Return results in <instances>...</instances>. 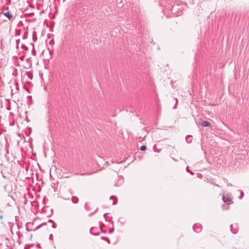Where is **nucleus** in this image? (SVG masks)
Instances as JSON below:
<instances>
[{
	"label": "nucleus",
	"mask_w": 249,
	"mask_h": 249,
	"mask_svg": "<svg viewBox=\"0 0 249 249\" xmlns=\"http://www.w3.org/2000/svg\"><path fill=\"white\" fill-rule=\"evenodd\" d=\"M201 125L203 126H210L211 125V124L209 122L203 121L202 122Z\"/></svg>",
	"instance_id": "nucleus-1"
},
{
	"label": "nucleus",
	"mask_w": 249,
	"mask_h": 249,
	"mask_svg": "<svg viewBox=\"0 0 249 249\" xmlns=\"http://www.w3.org/2000/svg\"><path fill=\"white\" fill-rule=\"evenodd\" d=\"M3 15L6 16L9 19H11L12 18V15L9 12L4 13Z\"/></svg>",
	"instance_id": "nucleus-2"
},
{
	"label": "nucleus",
	"mask_w": 249,
	"mask_h": 249,
	"mask_svg": "<svg viewBox=\"0 0 249 249\" xmlns=\"http://www.w3.org/2000/svg\"><path fill=\"white\" fill-rule=\"evenodd\" d=\"M223 200L225 202H230L231 201V198L227 197H223Z\"/></svg>",
	"instance_id": "nucleus-3"
},
{
	"label": "nucleus",
	"mask_w": 249,
	"mask_h": 249,
	"mask_svg": "<svg viewBox=\"0 0 249 249\" xmlns=\"http://www.w3.org/2000/svg\"><path fill=\"white\" fill-rule=\"evenodd\" d=\"M146 146H144V145L142 146L141 147V148H140V149H141V150H142V151H144V150H146Z\"/></svg>",
	"instance_id": "nucleus-4"
},
{
	"label": "nucleus",
	"mask_w": 249,
	"mask_h": 249,
	"mask_svg": "<svg viewBox=\"0 0 249 249\" xmlns=\"http://www.w3.org/2000/svg\"><path fill=\"white\" fill-rule=\"evenodd\" d=\"M0 219H2V215H0Z\"/></svg>",
	"instance_id": "nucleus-5"
}]
</instances>
